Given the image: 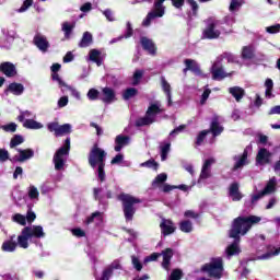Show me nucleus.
Listing matches in <instances>:
<instances>
[{
	"instance_id": "obj_4",
	"label": "nucleus",
	"mask_w": 280,
	"mask_h": 280,
	"mask_svg": "<svg viewBox=\"0 0 280 280\" xmlns=\"http://www.w3.org/2000/svg\"><path fill=\"white\" fill-rule=\"evenodd\" d=\"M200 272H207L210 279L220 280L224 275V259L222 257H213L210 262L201 266Z\"/></svg>"
},
{
	"instance_id": "obj_62",
	"label": "nucleus",
	"mask_w": 280,
	"mask_h": 280,
	"mask_svg": "<svg viewBox=\"0 0 280 280\" xmlns=\"http://www.w3.org/2000/svg\"><path fill=\"white\" fill-rule=\"evenodd\" d=\"M266 32L268 34H279V32H280V24H275V25H271V26H267L266 27Z\"/></svg>"
},
{
	"instance_id": "obj_17",
	"label": "nucleus",
	"mask_w": 280,
	"mask_h": 280,
	"mask_svg": "<svg viewBox=\"0 0 280 280\" xmlns=\"http://www.w3.org/2000/svg\"><path fill=\"white\" fill-rule=\"evenodd\" d=\"M160 229L164 237H167V235H172V233L176 232V226H174V222L167 219L162 220V222L160 223Z\"/></svg>"
},
{
	"instance_id": "obj_25",
	"label": "nucleus",
	"mask_w": 280,
	"mask_h": 280,
	"mask_svg": "<svg viewBox=\"0 0 280 280\" xmlns=\"http://www.w3.org/2000/svg\"><path fill=\"white\" fill-rule=\"evenodd\" d=\"M229 93L232 94V96H234V100H236V102H242V100L244 98V95H246V92L244 91V89L240 86L230 88Z\"/></svg>"
},
{
	"instance_id": "obj_30",
	"label": "nucleus",
	"mask_w": 280,
	"mask_h": 280,
	"mask_svg": "<svg viewBox=\"0 0 280 280\" xmlns=\"http://www.w3.org/2000/svg\"><path fill=\"white\" fill-rule=\"evenodd\" d=\"M154 121H156L155 118H151L150 116H148V115L145 114L144 117L138 118V119L136 120V127H137V128H141V127H143V126H150V125L154 124Z\"/></svg>"
},
{
	"instance_id": "obj_7",
	"label": "nucleus",
	"mask_w": 280,
	"mask_h": 280,
	"mask_svg": "<svg viewBox=\"0 0 280 280\" xmlns=\"http://www.w3.org/2000/svg\"><path fill=\"white\" fill-rule=\"evenodd\" d=\"M165 0H155L154 10L149 12L145 19L142 21V27H150L154 19H161L165 14V7H163Z\"/></svg>"
},
{
	"instance_id": "obj_1",
	"label": "nucleus",
	"mask_w": 280,
	"mask_h": 280,
	"mask_svg": "<svg viewBox=\"0 0 280 280\" xmlns=\"http://www.w3.org/2000/svg\"><path fill=\"white\" fill-rule=\"evenodd\" d=\"M259 222H261V218L257 215L237 217L233 220L229 230V237L234 240V242L225 249L228 257H233L242 253V249H240L241 235H246L253 229V224H259Z\"/></svg>"
},
{
	"instance_id": "obj_22",
	"label": "nucleus",
	"mask_w": 280,
	"mask_h": 280,
	"mask_svg": "<svg viewBox=\"0 0 280 280\" xmlns=\"http://www.w3.org/2000/svg\"><path fill=\"white\" fill-rule=\"evenodd\" d=\"M212 79L213 80H224V78H229L233 75V73L224 72V68L218 67V65H213L211 68Z\"/></svg>"
},
{
	"instance_id": "obj_3",
	"label": "nucleus",
	"mask_w": 280,
	"mask_h": 280,
	"mask_svg": "<svg viewBox=\"0 0 280 280\" xmlns=\"http://www.w3.org/2000/svg\"><path fill=\"white\" fill-rule=\"evenodd\" d=\"M117 200L121 202L122 213L126 222H132L135 220V213H137V205H141V199L126 192H121L117 196Z\"/></svg>"
},
{
	"instance_id": "obj_27",
	"label": "nucleus",
	"mask_w": 280,
	"mask_h": 280,
	"mask_svg": "<svg viewBox=\"0 0 280 280\" xmlns=\"http://www.w3.org/2000/svg\"><path fill=\"white\" fill-rule=\"evenodd\" d=\"M247 161H248V151L244 150L238 161H236V163L234 164L232 172H237V170H240L241 167H244V165L248 163Z\"/></svg>"
},
{
	"instance_id": "obj_15",
	"label": "nucleus",
	"mask_w": 280,
	"mask_h": 280,
	"mask_svg": "<svg viewBox=\"0 0 280 280\" xmlns=\"http://www.w3.org/2000/svg\"><path fill=\"white\" fill-rule=\"evenodd\" d=\"M140 44L144 51H148L151 56H156V45L152 39L142 36L140 37Z\"/></svg>"
},
{
	"instance_id": "obj_59",
	"label": "nucleus",
	"mask_w": 280,
	"mask_h": 280,
	"mask_svg": "<svg viewBox=\"0 0 280 280\" xmlns=\"http://www.w3.org/2000/svg\"><path fill=\"white\" fill-rule=\"evenodd\" d=\"M51 80L54 82H58L59 86H67V83H65V81H62V79L60 78V74H58V72L51 73Z\"/></svg>"
},
{
	"instance_id": "obj_50",
	"label": "nucleus",
	"mask_w": 280,
	"mask_h": 280,
	"mask_svg": "<svg viewBox=\"0 0 280 280\" xmlns=\"http://www.w3.org/2000/svg\"><path fill=\"white\" fill-rule=\"evenodd\" d=\"M26 117H32V112L30 110H20V115L18 116V120L20 121V124H25V121L27 119H25Z\"/></svg>"
},
{
	"instance_id": "obj_26",
	"label": "nucleus",
	"mask_w": 280,
	"mask_h": 280,
	"mask_svg": "<svg viewBox=\"0 0 280 280\" xmlns=\"http://www.w3.org/2000/svg\"><path fill=\"white\" fill-rule=\"evenodd\" d=\"M161 113H163V110L161 109L159 104L153 103L148 107L145 115L151 119H154V117H156V115H161Z\"/></svg>"
},
{
	"instance_id": "obj_42",
	"label": "nucleus",
	"mask_w": 280,
	"mask_h": 280,
	"mask_svg": "<svg viewBox=\"0 0 280 280\" xmlns=\"http://www.w3.org/2000/svg\"><path fill=\"white\" fill-rule=\"evenodd\" d=\"M276 187H277V182H275L273 179H270L265 186V188L262 189V191L265 192V196H268V194H272Z\"/></svg>"
},
{
	"instance_id": "obj_44",
	"label": "nucleus",
	"mask_w": 280,
	"mask_h": 280,
	"mask_svg": "<svg viewBox=\"0 0 280 280\" xmlns=\"http://www.w3.org/2000/svg\"><path fill=\"white\" fill-rule=\"evenodd\" d=\"M105 167L106 164H97V176L101 183H104V180H106V171H104Z\"/></svg>"
},
{
	"instance_id": "obj_31",
	"label": "nucleus",
	"mask_w": 280,
	"mask_h": 280,
	"mask_svg": "<svg viewBox=\"0 0 280 280\" xmlns=\"http://www.w3.org/2000/svg\"><path fill=\"white\" fill-rule=\"evenodd\" d=\"M172 148L171 142H162L160 145V154L161 161H167V154H170V150Z\"/></svg>"
},
{
	"instance_id": "obj_40",
	"label": "nucleus",
	"mask_w": 280,
	"mask_h": 280,
	"mask_svg": "<svg viewBox=\"0 0 280 280\" xmlns=\"http://www.w3.org/2000/svg\"><path fill=\"white\" fill-rule=\"evenodd\" d=\"M167 180V175L165 173H161L152 182V187H159V185H163Z\"/></svg>"
},
{
	"instance_id": "obj_32",
	"label": "nucleus",
	"mask_w": 280,
	"mask_h": 280,
	"mask_svg": "<svg viewBox=\"0 0 280 280\" xmlns=\"http://www.w3.org/2000/svg\"><path fill=\"white\" fill-rule=\"evenodd\" d=\"M137 95H139V90H137V88H128L122 92V100L128 102L129 100H132V97H137Z\"/></svg>"
},
{
	"instance_id": "obj_46",
	"label": "nucleus",
	"mask_w": 280,
	"mask_h": 280,
	"mask_svg": "<svg viewBox=\"0 0 280 280\" xmlns=\"http://www.w3.org/2000/svg\"><path fill=\"white\" fill-rule=\"evenodd\" d=\"M38 196H40V192L38 191V188H36V186H30V188H28V198L31 200H36V199H38Z\"/></svg>"
},
{
	"instance_id": "obj_49",
	"label": "nucleus",
	"mask_w": 280,
	"mask_h": 280,
	"mask_svg": "<svg viewBox=\"0 0 280 280\" xmlns=\"http://www.w3.org/2000/svg\"><path fill=\"white\" fill-rule=\"evenodd\" d=\"M183 279V270L180 269H173L170 275L168 280H182Z\"/></svg>"
},
{
	"instance_id": "obj_11",
	"label": "nucleus",
	"mask_w": 280,
	"mask_h": 280,
	"mask_svg": "<svg viewBox=\"0 0 280 280\" xmlns=\"http://www.w3.org/2000/svg\"><path fill=\"white\" fill-rule=\"evenodd\" d=\"M102 97L100 98L101 102L104 104H113V102L117 101V94L115 93V90L109 86H105L102 89Z\"/></svg>"
},
{
	"instance_id": "obj_13",
	"label": "nucleus",
	"mask_w": 280,
	"mask_h": 280,
	"mask_svg": "<svg viewBox=\"0 0 280 280\" xmlns=\"http://www.w3.org/2000/svg\"><path fill=\"white\" fill-rule=\"evenodd\" d=\"M270 156H272V153L268 151L266 148L259 149L257 155H256V164L257 165H268L270 164Z\"/></svg>"
},
{
	"instance_id": "obj_9",
	"label": "nucleus",
	"mask_w": 280,
	"mask_h": 280,
	"mask_svg": "<svg viewBox=\"0 0 280 280\" xmlns=\"http://www.w3.org/2000/svg\"><path fill=\"white\" fill-rule=\"evenodd\" d=\"M19 155L11 159V163H25L30 159H34V150L32 149H18Z\"/></svg>"
},
{
	"instance_id": "obj_18",
	"label": "nucleus",
	"mask_w": 280,
	"mask_h": 280,
	"mask_svg": "<svg viewBox=\"0 0 280 280\" xmlns=\"http://www.w3.org/2000/svg\"><path fill=\"white\" fill-rule=\"evenodd\" d=\"M229 196L232 198L233 202H240L244 198V195L240 191V184L234 182L230 185Z\"/></svg>"
},
{
	"instance_id": "obj_5",
	"label": "nucleus",
	"mask_w": 280,
	"mask_h": 280,
	"mask_svg": "<svg viewBox=\"0 0 280 280\" xmlns=\"http://www.w3.org/2000/svg\"><path fill=\"white\" fill-rule=\"evenodd\" d=\"M71 150V138H67L62 147H60L56 153L54 154L52 162L55 164V170L57 172H61L65 170V159L63 156L69 155V151Z\"/></svg>"
},
{
	"instance_id": "obj_24",
	"label": "nucleus",
	"mask_w": 280,
	"mask_h": 280,
	"mask_svg": "<svg viewBox=\"0 0 280 280\" xmlns=\"http://www.w3.org/2000/svg\"><path fill=\"white\" fill-rule=\"evenodd\" d=\"M91 45H93V34H91V32H84L79 43V47L84 49L86 47H91Z\"/></svg>"
},
{
	"instance_id": "obj_53",
	"label": "nucleus",
	"mask_w": 280,
	"mask_h": 280,
	"mask_svg": "<svg viewBox=\"0 0 280 280\" xmlns=\"http://www.w3.org/2000/svg\"><path fill=\"white\" fill-rule=\"evenodd\" d=\"M88 97L92 102H95V100L100 98V91H97L96 89H90L88 92Z\"/></svg>"
},
{
	"instance_id": "obj_51",
	"label": "nucleus",
	"mask_w": 280,
	"mask_h": 280,
	"mask_svg": "<svg viewBox=\"0 0 280 280\" xmlns=\"http://www.w3.org/2000/svg\"><path fill=\"white\" fill-rule=\"evenodd\" d=\"M186 1L191 8L192 16H198V10H200L198 2H196V0H186Z\"/></svg>"
},
{
	"instance_id": "obj_54",
	"label": "nucleus",
	"mask_w": 280,
	"mask_h": 280,
	"mask_svg": "<svg viewBox=\"0 0 280 280\" xmlns=\"http://www.w3.org/2000/svg\"><path fill=\"white\" fill-rule=\"evenodd\" d=\"M143 70H136L133 73V85L137 86L139 82H141V78H143Z\"/></svg>"
},
{
	"instance_id": "obj_57",
	"label": "nucleus",
	"mask_w": 280,
	"mask_h": 280,
	"mask_svg": "<svg viewBox=\"0 0 280 280\" xmlns=\"http://www.w3.org/2000/svg\"><path fill=\"white\" fill-rule=\"evenodd\" d=\"M277 255H280V247L276 248L273 252H268L260 256V259H270V257H277Z\"/></svg>"
},
{
	"instance_id": "obj_56",
	"label": "nucleus",
	"mask_w": 280,
	"mask_h": 280,
	"mask_svg": "<svg viewBox=\"0 0 280 280\" xmlns=\"http://www.w3.org/2000/svg\"><path fill=\"white\" fill-rule=\"evenodd\" d=\"M59 124L56 122V121H52V122H48L47 124V128H48V131L49 132H55V137H57L58 135V128H59Z\"/></svg>"
},
{
	"instance_id": "obj_43",
	"label": "nucleus",
	"mask_w": 280,
	"mask_h": 280,
	"mask_svg": "<svg viewBox=\"0 0 280 280\" xmlns=\"http://www.w3.org/2000/svg\"><path fill=\"white\" fill-rule=\"evenodd\" d=\"M25 139L23 138V136L15 135L10 141V148H16V145H21V143H23Z\"/></svg>"
},
{
	"instance_id": "obj_39",
	"label": "nucleus",
	"mask_w": 280,
	"mask_h": 280,
	"mask_svg": "<svg viewBox=\"0 0 280 280\" xmlns=\"http://www.w3.org/2000/svg\"><path fill=\"white\" fill-rule=\"evenodd\" d=\"M187 62H189V69L192 73H200V66L198 65V62H196V60L194 59H185L184 60V65L187 66Z\"/></svg>"
},
{
	"instance_id": "obj_52",
	"label": "nucleus",
	"mask_w": 280,
	"mask_h": 280,
	"mask_svg": "<svg viewBox=\"0 0 280 280\" xmlns=\"http://www.w3.org/2000/svg\"><path fill=\"white\" fill-rule=\"evenodd\" d=\"M5 161H12V159H10V152L0 148V163H5Z\"/></svg>"
},
{
	"instance_id": "obj_10",
	"label": "nucleus",
	"mask_w": 280,
	"mask_h": 280,
	"mask_svg": "<svg viewBox=\"0 0 280 280\" xmlns=\"http://www.w3.org/2000/svg\"><path fill=\"white\" fill-rule=\"evenodd\" d=\"M115 270H121V264L119 260H114L110 265H108L103 271L101 278H96V280H110L113 277V272Z\"/></svg>"
},
{
	"instance_id": "obj_34",
	"label": "nucleus",
	"mask_w": 280,
	"mask_h": 280,
	"mask_svg": "<svg viewBox=\"0 0 280 280\" xmlns=\"http://www.w3.org/2000/svg\"><path fill=\"white\" fill-rule=\"evenodd\" d=\"M23 127L27 128L28 130H40V128H43V124H40L34 119H26L23 122Z\"/></svg>"
},
{
	"instance_id": "obj_64",
	"label": "nucleus",
	"mask_w": 280,
	"mask_h": 280,
	"mask_svg": "<svg viewBox=\"0 0 280 280\" xmlns=\"http://www.w3.org/2000/svg\"><path fill=\"white\" fill-rule=\"evenodd\" d=\"M93 194H94V200H98V202H102V200H104V196L100 195L102 194V188H94Z\"/></svg>"
},
{
	"instance_id": "obj_60",
	"label": "nucleus",
	"mask_w": 280,
	"mask_h": 280,
	"mask_svg": "<svg viewBox=\"0 0 280 280\" xmlns=\"http://www.w3.org/2000/svg\"><path fill=\"white\" fill-rule=\"evenodd\" d=\"M240 8H242L240 0H231L229 8L230 12H235V10H240Z\"/></svg>"
},
{
	"instance_id": "obj_29",
	"label": "nucleus",
	"mask_w": 280,
	"mask_h": 280,
	"mask_svg": "<svg viewBox=\"0 0 280 280\" xmlns=\"http://www.w3.org/2000/svg\"><path fill=\"white\" fill-rule=\"evenodd\" d=\"M89 56L92 62H95L97 67H102V51L97 49H91Z\"/></svg>"
},
{
	"instance_id": "obj_41",
	"label": "nucleus",
	"mask_w": 280,
	"mask_h": 280,
	"mask_svg": "<svg viewBox=\"0 0 280 280\" xmlns=\"http://www.w3.org/2000/svg\"><path fill=\"white\" fill-rule=\"evenodd\" d=\"M71 126L69 124L59 125L57 137H62V135H70Z\"/></svg>"
},
{
	"instance_id": "obj_45",
	"label": "nucleus",
	"mask_w": 280,
	"mask_h": 280,
	"mask_svg": "<svg viewBox=\"0 0 280 280\" xmlns=\"http://www.w3.org/2000/svg\"><path fill=\"white\" fill-rule=\"evenodd\" d=\"M207 135H209V131H200L196 138L195 145H202V143H205V140L207 139Z\"/></svg>"
},
{
	"instance_id": "obj_14",
	"label": "nucleus",
	"mask_w": 280,
	"mask_h": 280,
	"mask_svg": "<svg viewBox=\"0 0 280 280\" xmlns=\"http://www.w3.org/2000/svg\"><path fill=\"white\" fill-rule=\"evenodd\" d=\"M0 72L7 78H14L18 73L16 66L10 61H4L0 63Z\"/></svg>"
},
{
	"instance_id": "obj_2",
	"label": "nucleus",
	"mask_w": 280,
	"mask_h": 280,
	"mask_svg": "<svg viewBox=\"0 0 280 280\" xmlns=\"http://www.w3.org/2000/svg\"><path fill=\"white\" fill-rule=\"evenodd\" d=\"M14 237L15 235H12L9 241L2 243L1 249L3 253H14L16 246H20V248H30V240L32 237L42 240L45 237V231L43 230V225L25 226L21 235L18 236V243L14 241Z\"/></svg>"
},
{
	"instance_id": "obj_23",
	"label": "nucleus",
	"mask_w": 280,
	"mask_h": 280,
	"mask_svg": "<svg viewBox=\"0 0 280 280\" xmlns=\"http://www.w3.org/2000/svg\"><path fill=\"white\" fill-rule=\"evenodd\" d=\"M12 93L13 95H23V92L25 91V86H23L22 83L13 82L9 84L8 89L5 90V93Z\"/></svg>"
},
{
	"instance_id": "obj_8",
	"label": "nucleus",
	"mask_w": 280,
	"mask_h": 280,
	"mask_svg": "<svg viewBox=\"0 0 280 280\" xmlns=\"http://www.w3.org/2000/svg\"><path fill=\"white\" fill-rule=\"evenodd\" d=\"M218 25H220V20L213 18L206 20V28L202 32V37L208 40H215L217 38H220L222 32L215 28Z\"/></svg>"
},
{
	"instance_id": "obj_21",
	"label": "nucleus",
	"mask_w": 280,
	"mask_h": 280,
	"mask_svg": "<svg viewBox=\"0 0 280 280\" xmlns=\"http://www.w3.org/2000/svg\"><path fill=\"white\" fill-rule=\"evenodd\" d=\"M208 131L211 132L213 137H220L221 132H224V127L220 125V120L218 116H214L212 118V121L210 124V129H208Z\"/></svg>"
},
{
	"instance_id": "obj_61",
	"label": "nucleus",
	"mask_w": 280,
	"mask_h": 280,
	"mask_svg": "<svg viewBox=\"0 0 280 280\" xmlns=\"http://www.w3.org/2000/svg\"><path fill=\"white\" fill-rule=\"evenodd\" d=\"M126 25H127V28H126L124 37L131 38V36L135 34V30L132 28V23L127 22Z\"/></svg>"
},
{
	"instance_id": "obj_33",
	"label": "nucleus",
	"mask_w": 280,
	"mask_h": 280,
	"mask_svg": "<svg viewBox=\"0 0 280 280\" xmlns=\"http://www.w3.org/2000/svg\"><path fill=\"white\" fill-rule=\"evenodd\" d=\"M265 86V96L267 97V100H272V97H275V95L272 94V90L275 89V82L272 81V79H266Z\"/></svg>"
},
{
	"instance_id": "obj_55",
	"label": "nucleus",
	"mask_w": 280,
	"mask_h": 280,
	"mask_svg": "<svg viewBox=\"0 0 280 280\" xmlns=\"http://www.w3.org/2000/svg\"><path fill=\"white\" fill-rule=\"evenodd\" d=\"M32 5H34V0H24L22 7L19 9V12H27Z\"/></svg>"
},
{
	"instance_id": "obj_19",
	"label": "nucleus",
	"mask_w": 280,
	"mask_h": 280,
	"mask_svg": "<svg viewBox=\"0 0 280 280\" xmlns=\"http://www.w3.org/2000/svg\"><path fill=\"white\" fill-rule=\"evenodd\" d=\"M126 145H130V136L125 135H118L115 138V152H119L122 148H126Z\"/></svg>"
},
{
	"instance_id": "obj_38",
	"label": "nucleus",
	"mask_w": 280,
	"mask_h": 280,
	"mask_svg": "<svg viewBox=\"0 0 280 280\" xmlns=\"http://www.w3.org/2000/svg\"><path fill=\"white\" fill-rule=\"evenodd\" d=\"M140 167H148L149 170H154V172H158L159 171V162H156L154 159H150V160L141 163Z\"/></svg>"
},
{
	"instance_id": "obj_63",
	"label": "nucleus",
	"mask_w": 280,
	"mask_h": 280,
	"mask_svg": "<svg viewBox=\"0 0 280 280\" xmlns=\"http://www.w3.org/2000/svg\"><path fill=\"white\" fill-rule=\"evenodd\" d=\"M209 95H211V91L209 89H206L201 95V100H200L201 106H205V104H207V100H209Z\"/></svg>"
},
{
	"instance_id": "obj_36",
	"label": "nucleus",
	"mask_w": 280,
	"mask_h": 280,
	"mask_svg": "<svg viewBox=\"0 0 280 280\" xmlns=\"http://www.w3.org/2000/svg\"><path fill=\"white\" fill-rule=\"evenodd\" d=\"M75 27V24H69V22L62 23V32L65 33V38L69 39L71 38V34L73 33V28Z\"/></svg>"
},
{
	"instance_id": "obj_35",
	"label": "nucleus",
	"mask_w": 280,
	"mask_h": 280,
	"mask_svg": "<svg viewBox=\"0 0 280 280\" xmlns=\"http://www.w3.org/2000/svg\"><path fill=\"white\" fill-rule=\"evenodd\" d=\"M255 58V50L250 46H244L242 50L243 60H253Z\"/></svg>"
},
{
	"instance_id": "obj_12",
	"label": "nucleus",
	"mask_w": 280,
	"mask_h": 280,
	"mask_svg": "<svg viewBox=\"0 0 280 280\" xmlns=\"http://www.w3.org/2000/svg\"><path fill=\"white\" fill-rule=\"evenodd\" d=\"M33 44L35 45V47H37V49H39V51H43V54H46V51H48L50 47L49 40H47V37L40 34H36L34 36Z\"/></svg>"
},
{
	"instance_id": "obj_37",
	"label": "nucleus",
	"mask_w": 280,
	"mask_h": 280,
	"mask_svg": "<svg viewBox=\"0 0 280 280\" xmlns=\"http://www.w3.org/2000/svg\"><path fill=\"white\" fill-rule=\"evenodd\" d=\"M179 231H182V233H191L194 231V225L191 224V221H182L179 223Z\"/></svg>"
},
{
	"instance_id": "obj_20",
	"label": "nucleus",
	"mask_w": 280,
	"mask_h": 280,
	"mask_svg": "<svg viewBox=\"0 0 280 280\" xmlns=\"http://www.w3.org/2000/svg\"><path fill=\"white\" fill-rule=\"evenodd\" d=\"M160 254L163 257L162 268H164V270H170V266L172 264V257H174V249L166 248L162 250V253Z\"/></svg>"
},
{
	"instance_id": "obj_58",
	"label": "nucleus",
	"mask_w": 280,
	"mask_h": 280,
	"mask_svg": "<svg viewBox=\"0 0 280 280\" xmlns=\"http://www.w3.org/2000/svg\"><path fill=\"white\" fill-rule=\"evenodd\" d=\"M2 130H4V132H14L18 128L16 122H10L8 125L1 126Z\"/></svg>"
},
{
	"instance_id": "obj_6",
	"label": "nucleus",
	"mask_w": 280,
	"mask_h": 280,
	"mask_svg": "<svg viewBox=\"0 0 280 280\" xmlns=\"http://www.w3.org/2000/svg\"><path fill=\"white\" fill-rule=\"evenodd\" d=\"M106 151L100 148V144L94 143L88 156L89 165L93 168L97 167V165H104L106 164Z\"/></svg>"
},
{
	"instance_id": "obj_47",
	"label": "nucleus",
	"mask_w": 280,
	"mask_h": 280,
	"mask_svg": "<svg viewBox=\"0 0 280 280\" xmlns=\"http://www.w3.org/2000/svg\"><path fill=\"white\" fill-rule=\"evenodd\" d=\"M13 222H16L21 226H25L27 224V220H26L25 215H23L21 213H16L13 215Z\"/></svg>"
},
{
	"instance_id": "obj_28",
	"label": "nucleus",
	"mask_w": 280,
	"mask_h": 280,
	"mask_svg": "<svg viewBox=\"0 0 280 280\" xmlns=\"http://www.w3.org/2000/svg\"><path fill=\"white\" fill-rule=\"evenodd\" d=\"M162 89L167 96L168 106H172V85L165 80V77H161Z\"/></svg>"
},
{
	"instance_id": "obj_16",
	"label": "nucleus",
	"mask_w": 280,
	"mask_h": 280,
	"mask_svg": "<svg viewBox=\"0 0 280 280\" xmlns=\"http://www.w3.org/2000/svg\"><path fill=\"white\" fill-rule=\"evenodd\" d=\"M215 163V159L210 158L205 161L201 173L199 175L200 180H207V178H211V166Z\"/></svg>"
},
{
	"instance_id": "obj_48",
	"label": "nucleus",
	"mask_w": 280,
	"mask_h": 280,
	"mask_svg": "<svg viewBox=\"0 0 280 280\" xmlns=\"http://www.w3.org/2000/svg\"><path fill=\"white\" fill-rule=\"evenodd\" d=\"M131 264L138 272H141L143 270V264H141V260L137 256H131Z\"/></svg>"
}]
</instances>
